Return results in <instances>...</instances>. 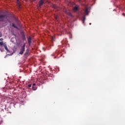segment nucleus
I'll return each instance as SVG.
<instances>
[{
  "instance_id": "1",
  "label": "nucleus",
  "mask_w": 125,
  "mask_h": 125,
  "mask_svg": "<svg viewBox=\"0 0 125 125\" xmlns=\"http://www.w3.org/2000/svg\"><path fill=\"white\" fill-rule=\"evenodd\" d=\"M78 1L81 5L85 7L84 14H85V15H88V8H87V5L85 4V0H78Z\"/></svg>"
},
{
  "instance_id": "2",
  "label": "nucleus",
  "mask_w": 125,
  "mask_h": 125,
  "mask_svg": "<svg viewBox=\"0 0 125 125\" xmlns=\"http://www.w3.org/2000/svg\"><path fill=\"white\" fill-rule=\"evenodd\" d=\"M0 21L1 22H8L7 16L5 15H0Z\"/></svg>"
},
{
  "instance_id": "3",
  "label": "nucleus",
  "mask_w": 125,
  "mask_h": 125,
  "mask_svg": "<svg viewBox=\"0 0 125 125\" xmlns=\"http://www.w3.org/2000/svg\"><path fill=\"white\" fill-rule=\"evenodd\" d=\"M25 44H26L24 43L23 45L21 47L19 54L22 55L23 53H24V51H25Z\"/></svg>"
},
{
  "instance_id": "4",
  "label": "nucleus",
  "mask_w": 125,
  "mask_h": 125,
  "mask_svg": "<svg viewBox=\"0 0 125 125\" xmlns=\"http://www.w3.org/2000/svg\"><path fill=\"white\" fill-rule=\"evenodd\" d=\"M43 3H44V0H40L39 2V6L41 7Z\"/></svg>"
},
{
  "instance_id": "5",
  "label": "nucleus",
  "mask_w": 125,
  "mask_h": 125,
  "mask_svg": "<svg viewBox=\"0 0 125 125\" xmlns=\"http://www.w3.org/2000/svg\"><path fill=\"white\" fill-rule=\"evenodd\" d=\"M3 42H0V50H1V51H3L4 49L3 48H2V45H3Z\"/></svg>"
},
{
  "instance_id": "6",
  "label": "nucleus",
  "mask_w": 125,
  "mask_h": 125,
  "mask_svg": "<svg viewBox=\"0 0 125 125\" xmlns=\"http://www.w3.org/2000/svg\"><path fill=\"white\" fill-rule=\"evenodd\" d=\"M3 45L6 51H9V50H8V48H7V45H6V43H4Z\"/></svg>"
},
{
  "instance_id": "7",
  "label": "nucleus",
  "mask_w": 125,
  "mask_h": 125,
  "mask_svg": "<svg viewBox=\"0 0 125 125\" xmlns=\"http://www.w3.org/2000/svg\"><path fill=\"white\" fill-rule=\"evenodd\" d=\"M17 2L18 5H19L20 8H21V2L18 0L17 1Z\"/></svg>"
},
{
  "instance_id": "8",
  "label": "nucleus",
  "mask_w": 125,
  "mask_h": 125,
  "mask_svg": "<svg viewBox=\"0 0 125 125\" xmlns=\"http://www.w3.org/2000/svg\"><path fill=\"white\" fill-rule=\"evenodd\" d=\"M55 19L56 20H57V21H58V20H59V16L57 15H55Z\"/></svg>"
},
{
  "instance_id": "9",
  "label": "nucleus",
  "mask_w": 125,
  "mask_h": 125,
  "mask_svg": "<svg viewBox=\"0 0 125 125\" xmlns=\"http://www.w3.org/2000/svg\"><path fill=\"white\" fill-rule=\"evenodd\" d=\"M31 42H32V38H31V37H29L28 39V43H29V44H30V43H31Z\"/></svg>"
},
{
  "instance_id": "10",
  "label": "nucleus",
  "mask_w": 125,
  "mask_h": 125,
  "mask_svg": "<svg viewBox=\"0 0 125 125\" xmlns=\"http://www.w3.org/2000/svg\"><path fill=\"white\" fill-rule=\"evenodd\" d=\"M65 12L66 14H67V15H69V16H72V14H71V13H70V12L65 11Z\"/></svg>"
},
{
  "instance_id": "11",
  "label": "nucleus",
  "mask_w": 125,
  "mask_h": 125,
  "mask_svg": "<svg viewBox=\"0 0 125 125\" xmlns=\"http://www.w3.org/2000/svg\"><path fill=\"white\" fill-rule=\"evenodd\" d=\"M32 89L33 90H36V89H37V87H36V86H32Z\"/></svg>"
},
{
  "instance_id": "12",
  "label": "nucleus",
  "mask_w": 125,
  "mask_h": 125,
  "mask_svg": "<svg viewBox=\"0 0 125 125\" xmlns=\"http://www.w3.org/2000/svg\"><path fill=\"white\" fill-rule=\"evenodd\" d=\"M78 7H74V10H75V11H77V10H78Z\"/></svg>"
},
{
  "instance_id": "13",
  "label": "nucleus",
  "mask_w": 125,
  "mask_h": 125,
  "mask_svg": "<svg viewBox=\"0 0 125 125\" xmlns=\"http://www.w3.org/2000/svg\"><path fill=\"white\" fill-rule=\"evenodd\" d=\"M12 26H13V27H14V28H17V27H16V26H15V24H14V23L12 24Z\"/></svg>"
},
{
  "instance_id": "14",
  "label": "nucleus",
  "mask_w": 125,
  "mask_h": 125,
  "mask_svg": "<svg viewBox=\"0 0 125 125\" xmlns=\"http://www.w3.org/2000/svg\"><path fill=\"white\" fill-rule=\"evenodd\" d=\"M31 86H32V84H29L28 85V87H31Z\"/></svg>"
},
{
  "instance_id": "15",
  "label": "nucleus",
  "mask_w": 125,
  "mask_h": 125,
  "mask_svg": "<svg viewBox=\"0 0 125 125\" xmlns=\"http://www.w3.org/2000/svg\"><path fill=\"white\" fill-rule=\"evenodd\" d=\"M2 37V34L1 33H0V38H1Z\"/></svg>"
},
{
  "instance_id": "16",
  "label": "nucleus",
  "mask_w": 125,
  "mask_h": 125,
  "mask_svg": "<svg viewBox=\"0 0 125 125\" xmlns=\"http://www.w3.org/2000/svg\"><path fill=\"white\" fill-rule=\"evenodd\" d=\"M32 86H36V84L33 83V85H32Z\"/></svg>"
},
{
  "instance_id": "17",
  "label": "nucleus",
  "mask_w": 125,
  "mask_h": 125,
  "mask_svg": "<svg viewBox=\"0 0 125 125\" xmlns=\"http://www.w3.org/2000/svg\"><path fill=\"white\" fill-rule=\"evenodd\" d=\"M0 41H3V39H2V38L0 39Z\"/></svg>"
},
{
  "instance_id": "18",
  "label": "nucleus",
  "mask_w": 125,
  "mask_h": 125,
  "mask_svg": "<svg viewBox=\"0 0 125 125\" xmlns=\"http://www.w3.org/2000/svg\"><path fill=\"white\" fill-rule=\"evenodd\" d=\"M123 15H125V14L123 13Z\"/></svg>"
},
{
  "instance_id": "19",
  "label": "nucleus",
  "mask_w": 125,
  "mask_h": 125,
  "mask_svg": "<svg viewBox=\"0 0 125 125\" xmlns=\"http://www.w3.org/2000/svg\"><path fill=\"white\" fill-rule=\"evenodd\" d=\"M83 23H84V21H83Z\"/></svg>"
},
{
  "instance_id": "20",
  "label": "nucleus",
  "mask_w": 125,
  "mask_h": 125,
  "mask_svg": "<svg viewBox=\"0 0 125 125\" xmlns=\"http://www.w3.org/2000/svg\"><path fill=\"white\" fill-rule=\"evenodd\" d=\"M84 19H85V18L84 17Z\"/></svg>"
}]
</instances>
